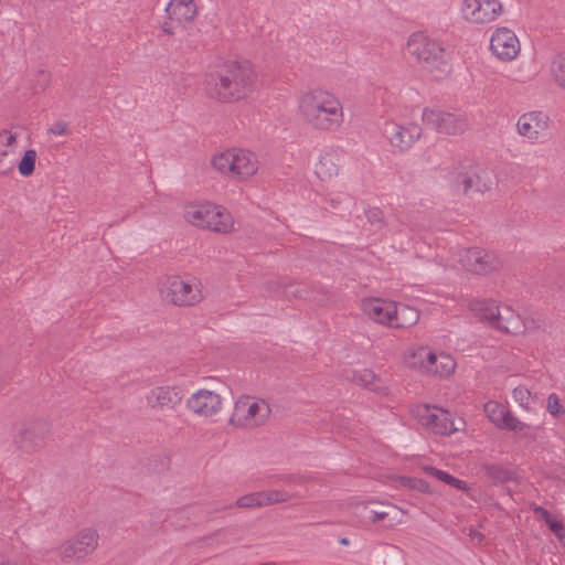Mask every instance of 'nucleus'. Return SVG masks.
I'll list each match as a JSON object with an SVG mask.
<instances>
[{"mask_svg":"<svg viewBox=\"0 0 565 565\" xmlns=\"http://www.w3.org/2000/svg\"><path fill=\"white\" fill-rule=\"evenodd\" d=\"M257 72L247 61H227L205 73L203 88L211 99L233 104L248 98L256 88Z\"/></svg>","mask_w":565,"mask_h":565,"instance_id":"f257e3e1","label":"nucleus"},{"mask_svg":"<svg viewBox=\"0 0 565 565\" xmlns=\"http://www.w3.org/2000/svg\"><path fill=\"white\" fill-rule=\"evenodd\" d=\"M297 114L315 131L328 134L339 130L345 118L341 98L324 87H311L297 96Z\"/></svg>","mask_w":565,"mask_h":565,"instance_id":"f03ea898","label":"nucleus"},{"mask_svg":"<svg viewBox=\"0 0 565 565\" xmlns=\"http://www.w3.org/2000/svg\"><path fill=\"white\" fill-rule=\"evenodd\" d=\"M405 51L436 78H441L451 71L450 57L446 47L425 32H413L405 42Z\"/></svg>","mask_w":565,"mask_h":565,"instance_id":"7ed1b4c3","label":"nucleus"},{"mask_svg":"<svg viewBox=\"0 0 565 565\" xmlns=\"http://www.w3.org/2000/svg\"><path fill=\"white\" fill-rule=\"evenodd\" d=\"M211 169L228 180L246 182L260 169L258 156L242 147H230L213 153L209 160Z\"/></svg>","mask_w":565,"mask_h":565,"instance_id":"20e7f679","label":"nucleus"},{"mask_svg":"<svg viewBox=\"0 0 565 565\" xmlns=\"http://www.w3.org/2000/svg\"><path fill=\"white\" fill-rule=\"evenodd\" d=\"M182 215L190 225L217 234H231L237 230L232 213L223 205L200 200L184 203Z\"/></svg>","mask_w":565,"mask_h":565,"instance_id":"39448f33","label":"nucleus"},{"mask_svg":"<svg viewBox=\"0 0 565 565\" xmlns=\"http://www.w3.org/2000/svg\"><path fill=\"white\" fill-rule=\"evenodd\" d=\"M467 308L479 321L494 329L512 334L524 331L521 317L509 307L501 308L493 299L471 298L467 301Z\"/></svg>","mask_w":565,"mask_h":565,"instance_id":"423d86ee","label":"nucleus"},{"mask_svg":"<svg viewBox=\"0 0 565 565\" xmlns=\"http://www.w3.org/2000/svg\"><path fill=\"white\" fill-rule=\"evenodd\" d=\"M163 302L174 307H193L203 299L201 282L192 276L166 275L158 281Z\"/></svg>","mask_w":565,"mask_h":565,"instance_id":"0eeeda50","label":"nucleus"},{"mask_svg":"<svg viewBox=\"0 0 565 565\" xmlns=\"http://www.w3.org/2000/svg\"><path fill=\"white\" fill-rule=\"evenodd\" d=\"M404 361L414 370L439 377L451 375L456 369V362L450 355L435 352L427 347L409 349Z\"/></svg>","mask_w":565,"mask_h":565,"instance_id":"6e6552de","label":"nucleus"},{"mask_svg":"<svg viewBox=\"0 0 565 565\" xmlns=\"http://www.w3.org/2000/svg\"><path fill=\"white\" fill-rule=\"evenodd\" d=\"M270 413L265 399L242 395L234 402L228 424L235 428H256L266 423Z\"/></svg>","mask_w":565,"mask_h":565,"instance_id":"1a4fd4ad","label":"nucleus"},{"mask_svg":"<svg viewBox=\"0 0 565 565\" xmlns=\"http://www.w3.org/2000/svg\"><path fill=\"white\" fill-rule=\"evenodd\" d=\"M504 12V4L501 0H461L459 3L461 20L476 28L494 23Z\"/></svg>","mask_w":565,"mask_h":565,"instance_id":"9d476101","label":"nucleus"},{"mask_svg":"<svg viewBox=\"0 0 565 565\" xmlns=\"http://www.w3.org/2000/svg\"><path fill=\"white\" fill-rule=\"evenodd\" d=\"M185 408L195 418L215 423L224 411V397L216 390L200 387L189 395Z\"/></svg>","mask_w":565,"mask_h":565,"instance_id":"9b49d317","label":"nucleus"},{"mask_svg":"<svg viewBox=\"0 0 565 565\" xmlns=\"http://www.w3.org/2000/svg\"><path fill=\"white\" fill-rule=\"evenodd\" d=\"M99 545V534L93 527H83L65 540L57 548L60 558L65 563H75L92 555Z\"/></svg>","mask_w":565,"mask_h":565,"instance_id":"f8f14e48","label":"nucleus"},{"mask_svg":"<svg viewBox=\"0 0 565 565\" xmlns=\"http://www.w3.org/2000/svg\"><path fill=\"white\" fill-rule=\"evenodd\" d=\"M457 260L462 269L476 276H489L503 267L500 256L481 247L459 249Z\"/></svg>","mask_w":565,"mask_h":565,"instance_id":"ddd939ff","label":"nucleus"},{"mask_svg":"<svg viewBox=\"0 0 565 565\" xmlns=\"http://www.w3.org/2000/svg\"><path fill=\"white\" fill-rule=\"evenodd\" d=\"M489 51L497 61L511 63L521 55L522 44L514 30L500 25L490 34Z\"/></svg>","mask_w":565,"mask_h":565,"instance_id":"4468645a","label":"nucleus"},{"mask_svg":"<svg viewBox=\"0 0 565 565\" xmlns=\"http://www.w3.org/2000/svg\"><path fill=\"white\" fill-rule=\"evenodd\" d=\"M455 182L463 193L491 191L497 184L494 171L483 166H471L457 172Z\"/></svg>","mask_w":565,"mask_h":565,"instance_id":"2eb2a0df","label":"nucleus"},{"mask_svg":"<svg viewBox=\"0 0 565 565\" xmlns=\"http://www.w3.org/2000/svg\"><path fill=\"white\" fill-rule=\"evenodd\" d=\"M50 424L35 419L24 424L13 436V444L24 454H35L44 448Z\"/></svg>","mask_w":565,"mask_h":565,"instance_id":"dca6fc26","label":"nucleus"},{"mask_svg":"<svg viewBox=\"0 0 565 565\" xmlns=\"http://www.w3.org/2000/svg\"><path fill=\"white\" fill-rule=\"evenodd\" d=\"M412 412L419 424L434 434L450 435L458 430L450 414L438 406L422 404L415 406Z\"/></svg>","mask_w":565,"mask_h":565,"instance_id":"f3484780","label":"nucleus"},{"mask_svg":"<svg viewBox=\"0 0 565 565\" xmlns=\"http://www.w3.org/2000/svg\"><path fill=\"white\" fill-rule=\"evenodd\" d=\"M422 127L416 122L398 124L393 120L385 122L387 141L392 149L398 153L409 150L422 137Z\"/></svg>","mask_w":565,"mask_h":565,"instance_id":"a211bd4d","label":"nucleus"},{"mask_svg":"<svg viewBox=\"0 0 565 565\" xmlns=\"http://www.w3.org/2000/svg\"><path fill=\"white\" fill-rule=\"evenodd\" d=\"M422 119L427 125L445 135H462L470 128L469 120L463 115H454L430 108L422 111Z\"/></svg>","mask_w":565,"mask_h":565,"instance_id":"6ab92c4d","label":"nucleus"},{"mask_svg":"<svg viewBox=\"0 0 565 565\" xmlns=\"http://www.w3.org/2000/svg\"><path fill=\"white\" fill-rule=\"evenodd\" d=\"M551 126L550 116L542 110H530L522 114L516 121L518 134L534 142L547 135Z\"/></svg>","mask_w":565,"mask_h":565,"instance_id":"aec40b11","label":"nucleus"},{"mask_svg":"<svg viewBox=\"0 0 565 565\" xmlns=\"http://www.w3.org/2000/svg\"><path fill=\"white\" fill-rule=\"evenodd\" d=\"M483 411L489 420L498 428L511 430L522 436L527 435L530 426L515 417L503 404L489 401L483 405Z\"/></svg>","mask_w":565,"mask_h":565,"instance_id":"412c9836","label":"nucleus"},{"mask_svg":"<svg viewBox=\"0 0 565 565\" xmlns=\"http://www.w3.org/2000/svg\"><path fill=\"white\" fill-rule=\"evenodd\" d=\"M145 398L152 411L166 412L177 409L182 403L183 395L175 385H159L150 388Z\"/></svg>","mask_w":565,"mask_h":565,"instance_id":"4be33fe9","label":"nucleus"},{"mask_svg":"<svg viewBox=\"0 0 565 565\" xmlns=\"http://www.w3.org/2000/svg\"><path fill=\"white\" fill-rule=\"evenodd\" d=\"M394 303L395 301L388 299L370 297L361 299L360 309L369 320L391 328L393 312H395Z\"/></svg>","mask_w":565,"mask_h":565,"instance_id":"5701e85b","label":"nucleus"},{"mask_svg":"<svg viewBox=\"0 0 565 565\" xmlns=\"http://www.w3.org/2000/svg\"><path fill=\"white\" fill-rule=\"evenodd\" d=\"M18 152V134L11 130L0 132V174L13 171Z\"/></svg>","mask_w":565,"mask_h":565,"instance_id":"b1692460","label":"nucleus"},{"mask_svg":"<svg viewBox=\"0 0 565 565\" xmlns=\"http://www.w3.org/2000/svg\"><path fill=\"white\" fill-rule=\"evenodd\" d=\"M341 157L333 150L329 149L320 153L315 164V174L323 182L331 181L340 173Z\"/></svg>","mask_w":565,"mask_h":565,"instance_id":"393cba45","label":"nucleus"},{"mask_svg":"<svg viewBox=\"0 0 565 565\" xmlns=\"http://www.w3.org/2000/svg\"><path fill=\"white\" fill-rule=\"evenodd\" d=\"M167 13L171 21L184 24L195 18L196 6L194 0H171L167 7Z\"/></svg>","mask_w":565,"mask_h":565,"instance_id":"a878e982","label":"nucleus"},{"mask_svg":"<svg viewBox=\"0 0 565 565\" xmlns=\"http://www.w3.org/2000/svg\"><path fill=\"white\" fill-rule=\"evenodd\" d=\"M350 381L376 393H386L387 391L385 382L369 369L354 371L350 376Z\"/></svg>","mask_w":565,"mask_h":565,"instance_id":"bb28decb","label":"nucleus"},{"mask_svg":"<svg viewBox=\"0 0 565 565\" xmlns=\"http://www.w3.org/2000/svg\"><path fill=\"white\" fill-rule=\"evenodd\" d=\"M394 311L391 328L399 329L412 327L418 322L420 317L416 308L404 303L395 302Z\"/></svg>","mask_w":565,"mask_h":565,"instance_id":"cd10ccee","label":"nucleus"},{"mask_svg":"<svg viewBox=\"0 0 565 565\" xmlns=\"http://www.w3.org/2000/svg\"><path fill=\"white\" fill-rule=\"evenodd\" d=\"M420 469L423 472L431 476L433 478H435L450 487H454V488L461 490L463 492H467V493L470 491V488L467 484V482L451 476L447 471L440 470L438 468H435V467L428 466V465L422 466Z\"/></svg>","mask_w":565,"mask_h":565,"instance_id":"c85d7f7f","label":"nucleus"},{"mask_svg":"<svg viewBox=\"0 0 565 565\" xmlns=\"http://www.w3.org/2000/svg\"><path fill=\"white\" fill-rule=\"evenodd\" d=\"M548 72L554 84L565 90V50L552 56Z\"/></svg>","mask_w":565,"mask_h":565,"instance_id":"c756f323","label":"nucleus"},{"mask_svg":"<svg viewBox=\"0 0 565 565\" xmlns=\"http://www.w3.org/2000/svg\"><path fill=\"white\" fill-rule=\"evenodd\" d=\"M535 512L541 515L550 530L561 540L565 541V524L554 518L548 511L543 508H536Z\"/></svg>","mask_w":565,"mask_h":565,"instance_id":"7c9ffc66","label":"nucleus"},{"mask_svg":"<svg viewBox=\"0 0 565 565\" xmlns=\"http://www.w3.org/2000/svg\"><path fill=\"white\" fill-rule=\"evenodd\" d=\"M38 153L33 149L24 152L22 159L18 163L19 173L23 177H29L34 172Z\"/></svg>","mask_w":565,"mask_h":565,"instance_id":"2f4dec72","label":"nucleus"},{"mask_svg":"<svg viewBox=\"0 0 565 565\" xmlns=\"http://www.w3.org/2000/svg\"><path fill=\"white\" fill-rule=\"evenodd\" d=\"M260 493L264 507L287 502L291 499V494L282 490H266Z\"/></svg>","mask_w":565,"mask_h":565,"instance_id":"473e14b6","label":"nucleus"},{"mask_svg":"<svg viewBox=\"0 0 565 565\" xmlns=\"http://www.w3.org/2000/svg\"><path fill=\"white\" fill-rule=\"evenodd\" d=\"M236 507L243 508V509L263 508L264 504H263L260 491L239 497L236 500Z\"/></svg>","mask_w":565,"mask_h":565,"instance_id":"72a5a7b5","label":"nucleus"},{"mask_svg":"<svg viewBox=\"0 0 565 565\" xmlns=\"http://www.w3.org/2000/svg\"><path fill=\"white\" fill-rule=\"evenodd\" d=\"M512 396H513V399L521 407H523L525 409L530 408V404H531V399H532V394H531V391L527 387H525L523 385L516 386L513 390Z\"/></svg>","mask_w":565,"mask_h":565,"instance_id":"f704fd0d","label":"nucleus"},{"mask_svg":"<svg viewBox=\"0 0 565 565\" xmlns=\"http://www.w3.org/2000/svg\"><path fill=\"white\" fill-rule=\"evenodd\" d=\"M546 411L553 417H559L565 414V408L556 394H550L546 399Z\"/></svg>","mask_w":565,"mask_h":565,"instance_id":"c9c22d12","label":"nucleus"},{"mask_svg":"<svg viewBox=\"0 0 565 565\" xmlns=\"http://www.w3.org/2000/svg\"><path fill=\"white\" fill-rule=\"evenodd\" d=\"M365 216H366V220L373 225L382 226L385 223L384 213L379 207L367 209L365 211Z\"/></svg>","mask_w":565,"mask_h":565,"instance_id":"e433bc0d","label":"nucleus"},{"mask_svg":"<svg viewBox=\"0 0 565 565\" xmlns=\"http://www.w3.org/2000/svg\"><path fill=\"white\" fill-rule=\"evenodd\" d=\"M49 132L54 136H65L68 134V125L65 121H55L50 128Z\"/></svg>","mask_w":565,"mask_h":565,"instance_id":"4c0bfd02","label":"nucleus"},{"mask_svg":"<svg viewBox=\"0 0 565 565\" xmlns=\"http://www.w3.org/2000/svg\"><path fill=\"white\" fill-rule=\"evenodd\" d=\"M412 489L413 490H417L422 493H428L430 494L431 493V489H430V486L423 479H414V482L412 484Z\"/></svg>","mask_w":565,"mask_h":565,"instance_id":"58836bf2","label":"nucleus"},{"mask_svg":"<svg viewBox=\"0 0 565 565\" xmlns=\"http://www.w3.org/2000/svg\"><path fill=\"white\" fill-rule=\"evenodd\" d=\"M40 85L35 88L36 92L43 90L51 82V75L46 71H39Z\"/></svg>","mask_w":565,"mask_h":565,"instance_id":"ea45409f","label":"nucleus"},{"mask_svg":"<svg viewBox=\"0 0 565 565\" xmlns=\"http://www.w3.org/2000/svg\"><path fill=\"white\" fill-rule=\"evenodd\" d=\"M414 479H415V478H409V477L402 476V477H398V478H397V482H398L402 487H405V488L412 489V484H413V482H414Z\"/></svg>","mask_w":565,"mask_h":565,"instance_id":"a19ab883","label":"nucleus"},{"mask_svg":"<svg viewBox=\"0 0 565 565\" xmlns=\"http://www.w3.org/2000/svg\"><path fill=\"white\" fill-rule=\"evenodd\" d=\"M371 514L372 522H379L384 520L388 513L384 511H372Z\"/></svg>","mask_w":565,"mask_h":565,"instance_id":"79ce46f5","label":"nucleus"},{"mask_svg":"<svg viewBox=\"0 0 565 565\" xmlns=\"http://www.w3.org/2000/svg\"><path fill=\"white\" fill-rule=\"evenodd\" d=\"M469 536L476 543H481L483 540V535L479 531L473 530V529L470 530Z\"/></svg>","mask_w":565,"mask_h":565,"instance_id":"37998d69","label":"nucleus"},{"mask_svg":"<svg viewBox=\"0 0 565 565\" xmlns=\"http://www.w3.org/2000/svg\"><path fill=\"white\" fill-rule=\"evenodd\" d=\"M0 565H24L22 562L13 559H4L0 562Z\"/></svg>","mask_w":565,"mask_h":565,"instance_id":"c03bdc74","label":"nucleus"},{"mask_svg":"<svg viewBox=\"0 0 565 565\" xmlns=\"http://www.w3.org/2000/svg\"><path fill=\"white\" fill-rule=\"evenodd\" d=\"M330 203H331V206L332 207H338V205L340 204V201L337 199H331L330 200Z\"/></svg>","mask_w":565,"mask_h":565,"instance_id":"a18cd8bd","label":"nucleus"},{"mask_svg":"<svg viewBox=\"0 0 565 565\" xmlns=\"http://www.w3.org/2000/svg\"><path fill=\"white\" fill-rule=\"evenodd\" d=\"M340 542H341L342 544H348V543H349V541H348L347 539H342Z\"/></svg>","mask_w":565,"mask_h":565,"instance_id":"49530a36","label":"nucleus"},{"mask_svg":"<svg viewBox=\"0 0 565 565\" xmlns=\"http://www.w3.org/2000/svg\"><path fill=\"white\" fill-rule=\"evenodd\" d=\"M356 507H358V508H360V507L365 508V503H359Z\"/></svg>","mask_w":565,"mask_h":565,"instance_id":"de8ad7c7","label":"nucleus"},{"mask_svg":"<svg viewBox=\"0 0 565 565\" xmlns=\"http://www.w3.org/2000/svg\"><path fill=\"white\" fill-rule=\"evenodd\" d=\"M260 565H269V564H267V563H264V564H260Z\"/></svg>","mask_w":565,"mask_h":565,"instance_id":"09e8293b","label":"nucleus"}]
</instances>
